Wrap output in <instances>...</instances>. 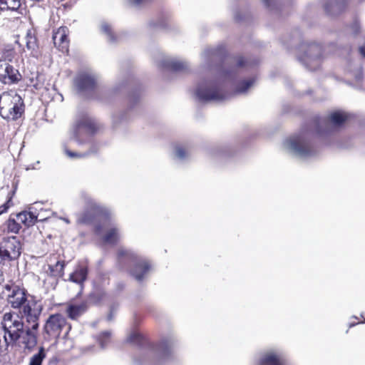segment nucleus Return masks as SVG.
Here are the masks:
<instances>
[{
    "mask_svg": "<svg viewBox=\"0 0 365 365\" xmlns=\"http://www.w3.org/2000/svg\"><path fill=\"white\" fill-rule=\"evenodd\" d=\"M236 66L227 70H221L217 76L202 81L197 86L195 94L200 101H221L227 99L230 94L225 90V82L232 78L237 67L245 63L242 57L232 61Z\"/></svg>",
    "mask_w": 365,
    "mask_h": 365,
    "instance_id": "f257e3e1",
    "label": "nucleus"
},
{
    "mask_svg": "<svg viewBox=\"0 0 365 365\" xmlns=\"http://www.w3.org/2000/svg\"><path fill=\"white\" fill-rule=\"evenodd\" d=\"M24 101L14 91L0 95V115L6 120H16L24 113Z\"/></svg>",
    "mask_w": 365,
    "mask_h": 365,
    "instance_id": "f03ea898",
    "label": "nucleus"
},
{
    "mask_svg": "<svg viewBox=\"0 0 365 365\" xmlns=\"http://www.w3.org/2000/svg\"><path fill=\"white\" fill-rule=\"evenodd\" d=\"M1 325V330L5 334V341L11 342L14 345L19 339L24 328V322L19 314L11 311L4 313Z\"/></svg>",
    "mask_w": 365,
    "mask_h": 365,
    "instance_id": "7ed1b4c3",
    "label": "nucleus"
},
{
    "mask_svg": "<svg viewBox=\"0 0 365 365\" xmlns=\"http://www.w3.org/2000/svg\"><path fill=\"white\" fill-rule=\"evenodd\" d=\"M15 55L14 49L8 46L4 49L0 58V81L4 84L15 83L21 79L19 71L9 63L13 61Z\"/></svg>",
    "mask_w": 365,
    "mask_h": 365,
    "instance_id": "20e7f679",
    "label": "nucleus"
},
{
    "mask_svg": "<svg viewBox=\"0 0 365 365\" xmlns=\"http://www.w3.org/2000/svg\"><path fill=\"white\" fill-rule=\"evenodd\" d=\"M43 309L41 301L34 296H30L29 300L19 309L20 318L23 321L24 319L28 326L32 327L34 329H38Z\"/></svg>",
    "mask_w": 365,
    "mask_h": 365,
    "instance_id": "39448f33",
    "label": "nucleus"
},
{
    "mask_svg": "<svg viewBox=\"0 0 365 365\" xmlns=\"http://www.w3.org/2000/svg\"><path fill=\"white\" fill-rule=\"evenodd\" d=\"M322 53L320 45L314 43H302L299 47L298 59L309 70H315L319 66Z\"/></svg>",
    "mask_w": 365,
    "mask_h": 365,
    "instance_id": "423d86ee",
    "label": "nucleus"
},
{
    "mask_svg": "<svg viewBox=\"0 0 365 365\" xmlns=\"http://www.w3.org/2000/svg\"><path fill=\"white\" fill-rule=\"evenodd\" d=\"M287 150L301 158H308L315 155L316 150L305 135L293 136L284 143Z\"/></svg>",
    "mask_w": 365,
    "mask_h": 365,
    "instance_id": "0eeeda50",
    "label": "nucleus"
},
{
    "mask_svg": "<svg viewBox=\"0 0 365 365\" xmlns=\"http://www.w3.org/2000/svg\"><path fill=\"white\" fill-rule=\"evenodd\" d=\"M4 289L7 292V302L14 309H19L29 300L28 292L24 287L9 282L4 286Z\"/></svg>",
    "mask_w": 365,
    "mask_h": 365,
    "instance_id": "6e6552de",
    "label": "nucleus"
},
{
    "mask_svg": "<svg viewBox=\"0 0 365 365\" xmlns=\"http://www.w3.org/2000/svg\"><path fill=\"white\" fill-rule=\"evenodd\" d=\"M81 197L84 201L86 208L85 212L78 217L77 222L79 224H88L90 223L98 213L103 212V208L88 195L83 193L81 195Z\"/></svg>",
    "mask_w": 365,
    "mask_h": 365,
    "instance_id": "1a4fd4ad",
    "label": "nucleus"
},
{
    "mask_svg": "<svg viewBox=\"0 0 365 365\" xmlns=\"http://www.w3.org/2000/svg\"><path fill=\"white\" fill-rule=\"evenodd\" d=\"M66 319L61 314L51 315L44 325L45 332L52 337H58L62 330L66 327Z\"/></svg>",
    "mask_w": 365,
    "mask_h": 365,
    "instance_id": "9d476101",
    "label": "nucleus"
},
{
    "mask_svg": "<svg viewBox=\"0 0 365 365\" xmlns=\"http://www.w3.org/2000/svg\"><path fill=\"white\" fill-rule=\"evenodd\" d=\"M103 232H105V234L102 237V240L106 244L115 245L120 239L121 235L119 229L110 221L106 222L102 227H96V232L97 235H101Z\"/></svg>",
    "mask_w": 365,
    "mask_h": 365,
    "instance_id": "9b49d317",
    "label": "nucleus"
},
{
    "mask_svg": "<svg viewBox=\"0 0 365 365\" xmlns=\"http://www.w3.org/2000/svg\"><path fill=\"white\" fill-rule=\"evenodd\" d=\"M95 83L94 76L87 72L79 73L75 79V86L78 92L81 93L93 90Z\"/></svg>",
    "mask_w": 365,
    "mask_h": 365,
    "instance_id": "f8f14e48",
    "label": "nucleus"
},
{
    "mask_svg": "<svg viewBox=\"0 0 365 365\" xmlns=\"http://www.w3.org/2000/svg\"><path fill=\"white\" fill-rule=\"evenodd\" d=\"M37 330L34 329L31 326L24 328L16 343L22 344L26 349H31L34 348L37 344Z\"/></svg>",
    "mask_w": 365,
    "mask_h": 365,
    "instance_id": "ddd939ff",
    "label": "nucleus"
},
{
    "mask_svg": "<svg viewBox=\"0 0 365 365\" xmlns=\"http://www.w3.org/2000/svg\"><path fill=\"white\" fill-rule=\"evenodd\" d=\"M68 28L66 26H61L53 35L54 45L62 52H67L68 51Z\"/></svg>",
    "mask_w": 365,
    "mask_h": 365,
    "instance_id": "4468645a",
    "label": "nucleus"
},
{
    "mask_svg": "<svg viewBox=\"0 0 365 365\" xmlns=\"http://www.w3.org/2000/svg\"><path fill=\"white\" fill-rule=\"evenodd\" d=\"M15 219L20 225L23 224L26 227H30L35 224L37 220V215L31 210L29 212L24 211L16 214Z\"/></svg>",
    "mask_w": 365,
    "mask_h": 365,
    "instance_id": "2eb2a0df",
    "label": "nucleus"
},
{
    "mask_svg": "<svg viewBox=\"0 0 365 365\" xmlns=\"http://www.w3.org/2000/svg\"><path fill=\"white\" fill-rule=\"evenodd\" d=\"M86 302H82L80 304H71L66 309V313L71 319H76L82 315L87 309Z\"/></svg>",
    "mask_w": 365,
    "mask_h": 365,
    "instance_id": "dca6fc26",
    "label": "nucleus"
},
{
    "mask_svg": "<svg viewBox=\"0 0 365 365\" xmlns=\"http://www.w3.org/2000/svg\"><path fill=\"white\" fill-rule=\"evenodd\" d=\"M162 66L174 71H180L187 68V63L175 58L165 59L162 62Z\"/></svg>",
    "mask_w": 365,
    "mask_h": 365,
    "instance_id": "f3484780",
    "label": "nucleus"
},
{
    "mask_svg": "<svg viewBox=\"0 0 365 365\" xmlns=\"http://www.w3.org/2000/svg\"><path fill=\"white\" fill-rule=\"evenodd\" d=\"M150 266L146 261L140 260L135 264L131 271L132 275L138 281L143 279L144 274L148 271Z\"/></svg>",
    "mask_w": 365,
    "mask_h": 365,
    "instance_id": "a211bd4d",
    "label": "nucleus"
},
{
    "mask_svg": "<svg viewBox=\"0 0 365 365\" xmlns=\"http://www.w3.org/2000/svg\"><path fill=\"white\" fill-rule=\"evenodd\" d=\"M88 270L85 266H78L76 269L70 275L71 281L82 284L86 279Z\"/></svg>",
    "mask_w": 365,
    "mask_h": 365,
    "instance_id": "6ab92c4d",
    "label": "nucleus"
},
{
    "mask_svg": "<svg viewBox=\"0 0 365 365\" xmlns=\"http://www.w3.org/2000/svg\"><path fill=\"white\" fill-rule=\"evenodd\" d=\"M345 2V0H330V1L325 5V10L329 14H336L342 10Z\"/></svg>",
    "mask_w": 365,
    "mask_h": 365,
    "instance_id": "aec40b11",
    "label": "nucleus"
},
{
    "mask_svg": "<svg viewBox=\"0 0 365 365\" xmlns=\"http://www.w3.org/2000/svg\"><path fill=\"white\" fill-rule=\"evenodd\" d=\"M4 232L7 233L18 234L21 228V225L16 220L10 217L3 225Z\"/></svg>",
    "mask_w": 365,
    "mask_h": 365,
    "instance_id": "412c9836",
    "label": "nucleus"
},
{
    "mask_svg": "<svg viewBox=\"0 0 365 365\" xmlns=\"http://www.w3.org/2000/svg\"><path fill=\"white\" fill-rule=\"evenodd\" d=\"M348 119V114L342 111H335L330 113L329 120L330 123L335 125H341Z\"/></svg>",
    "mask_w": 365,
    "mask_h": 365,
    "instance_id": "4be33fe9",
    "label": "nucleus"
},
{
    "mask_svg": "<svg viewBox=\"0 0 365 365\" xmlns=\"http://www.w3.org/2000/svg\"><path fill=\"white\" fill-rule=\"evenodd\" d=\"M259 365H283L279 357L274 353L266 354L261 359Z\"/></svg>",
    "mask_w": 365,
    "mask_h": 365,
    "instance_id": "5701e85b",
    "label": "nucleus"
},
{
    "mask_svg": "<svg viewBox=\"0 0 365 365\" xmlns=\"http://www.w3.org/2000/svg\"><path fill=\"white\" fill-rule=\"evenodd\" d=\"M26 47L33 56L37 54V41L31 31H29L25 37Z\"/></svg>",
    "mask_w": 365,
    "mask_h": 365,
    "instance_id": "b1692460",
    "label": "nucleus"
},
{
    "mask_svg": "<svg viewBox=\"0 0 365 365\" xmlns=\"http://www.w3.org/2000/svg\"><path fill=\"white\" fill-rule=\"evenodd\" d=\"M171 346L166 341L162 342L158 349V358L160 360L166 359L171 355Z\"/></svg>",
    "mask_w": 365,
    "mask_h": 365,
    "instance_id": "393cba45",
    "label": "nucleus"
},
{
    "mask_svg": "<svg viewBox=\"0 0 365 365\" xmlns=\"http://www.w3.org/2000/svg\"><path fill=\"white\" fill-rule=\"evenodd\" d=\"M20 5V0H0V11H16Z\"/></svg>",
    "mask_w": 365,
    "mask_h": 365,
    "instance_id": "a878e982",
    "label": "nucleus"
},
{
    "mask_svg": "<svg viewBox=\"0 0 365 365\" xmlns=\"http://www.w3.org/2000/svg\"><path fill=\"white\" fill-rule=\"evenodd\" d=\"M65 264L63 261H57L55 264H49V274L53 277H61L63 274V268Z\"/></svg>",
    "mask_w": 365,
    "mask_h": 365,
    "instance_id": "bb28decb",
    "label": "nucleus"
},
{
    "mask_svg": "<svg viewBox=\"0 0 365 365\" xmlns=\"http://www.w3.org/2000/svg\"><path fill=\"white\" fill-rule=\"evenodd\" d=\"M254 78H250L240 82L235 89V93L237 94L245 93L254 85Z\"/></svg>",
    "mask_w": 365,
    "mask_h": 365,
    "instance_id": "cd10ccee",
    "label": "nucleus"
},
{
    "mask_svg": "<svg viewBox=\"0 0 365 365\" xmlns=\"http://www.w3.org/2000/svg\"><path fill=\"white\" fill-rule=\"evenodd\" d=\"M46 357L43 348H41L38 353L34 354L29 361V365H41L43 360Z\"/></svg>",
    "mask_w": 365,
    "mask_h": 365,
    "instance_id": "c85d7f7f",
    "label": "nucleus"
},
{
    "mask_svg": "<svg viewBox=\"0 0 365 365\" xmlns=\"http://www.w3.org/2000/svg\"><path fill=\"white\" fill-rule=\"evenodd\" d=\"M101 29V31L108 36V38L110 42H114L115 41V38L112 32L111 27L108 23H102Z\"/></svg>",
    "mask_w": 365,
    "mask_h": 365,
    "instance_id": "c756f323",
    "label": "nucleus"
},
{
    "mask_svg": "<svg viewBox=\"0 0 365 365\" xmlns=\"http://www.w3.org/2000/svg\"><path fill=\"white\" fill-rule=\"evenodd\" d=\"M111 333L110 331L102 332L98 336V342L101 348H105L110 341Z\"/></svg>",
    "mask_w": 365,
    "mask_h": 365,
    "instance_id": "7c9ffc66",
    "label": "nucleus"
},
{
    "mask_svg": "<svg viewBox=\"0 0 365 365\" xmlns=\"http://www.w3.org/2000/svg\"><path fill=\"white\" fill-rule=\"evenodd\" d=\"M118 255L120 259L125 257L130 260L137 259V257L135 256V255L128 250L120 249Z\"/></svg>",
    "mask_w": 365,
    "mask_h": 365,
    "instance_id": "2f4dec72",
    "label": "nucleus"
},
{
    "mask_svg": "<svg viewBox=\"0 0 365 365\" xmlns=\"http://www.w3.org/2000/svg\"><path fill=\"white\" fill-rule=\"evenodd\" d=\"M10 345L13 346L14 344L11 342L5 341V334L2 330H0V352L6 351Z\"/></svg>",
    "mask_w": 365,
    "mask_h": 365,
    "instance_id": "473e14b6",
    "label": "nucleus"
},
{
    "mask_svg": "<svg viewBox=\"0 0 365 365\" xmlns=\"http://www.w3.org/2000/svg\"><path fill=\"white\" fill-rule=\"evenodd\" d=\"M64 152H65L66 155L71 159L83 158V157H86L88 155L87 153H79L71 151L68 149H67L66 148H64Z\"/></svg>",
    "mask_w": 365,
    "mask_h": 365,
    "instance_id": "72a5a7b5",
    "label": "nucleus"
},
{
    "mask_svg": "<svg viewBox=\"0 0 365 365\" xmlns=\"http://www.w3.org/2000/svg\"><path fill=\"white\" fill-rule=\"evenodd\" d=\"M175 155L180 160H183L187 157L185 150L181 146H177L175 150Z\"/></svg>",
    "mask_w": 365,
    "mask_h": 365,
    "instance_id": "f704fd0d",
    "label": "nucleus"
},
{
    "mask_svg": "<svg viewBox=\"0 0 365 365\" xmlns=\"http://www.w3.org/2000/svg\"><path fill=\"white\" fill-rule=\"evenodd\" d=\"M10 202L11 200L9 199L6 202L0 206V215L7 212L8 209L10 207Z\"/></svg>",
    "mask_w": 365,
    "mask_h": 365,
    "instance_id": "c9c22d12",
    "label": "nucleus"
},
{
    "mask_svg": "<svg viewBox=\"0 0 365 365\" xmlns=\"http://www.w3.org/2000/svg\"><path fill=\"white\" fill-rule=\"evenodd\" d=\"M91 123L90 122H87V120L84 122V121H80L77 124V128L78 129H81L84 127H87L88 125H90Z\"/></svg>",
    "mask_w": 365,
    "mask_h": 365,
    "instance_id": "e433bc0d",
    "label": "nucleus"
},
{
    "mask_svg": "<svg viewBox=\"0 0 365 365\" xmlns=\"http://www.w3.org/2000/svg\"><path fill=\"white\" fill-rule=\"evenodd\" d=\"M262 1L267 7L272 9V5L275 0H262Z\"/></svg>",
    "mask_w": 365,
    "mask_h": 365,
    "instance_id": "4c0bfd02",
    "label": "nucleus"
},
{
    "mask_svg": "<svg viewBox=\"0 0 365 365\" xmlns=\"http://www.w3.org/2000/svg\"><path fill=\"white\" fill-rule=\"evenodd\" d=\"M352 29L354 32V34H356L359 31L360 26L358 22H355L352 26Z\"/></svg>",
    "mask_w": 365,
    "mask_h": 365,
    "instance_id": "58836bf2",
    "label": "nucleus"
},
{
    "mask_svg": "<svg viewBox=\"0 0 365 365\" xmlns=\"http://www.w3.org/2000/svg\"><path fill=\"white\" fill-rule=\"evenodd\" d=\"M139 336V335L136 333H134L133 334H131L129 337H128V341H135V339Z\"/></svg>",
    "mask_w": 365,
    "mask_h": 365,
    "instance_id": "ea45409f",
    "label": "nucleus"
},
{
    "mask_svg": "<svg viewBox=\"0 0 365 365\" xmlns=\"http://www.w3.org/2000/svg\"><path fill=\"white\" fill-rule=\"evenodd\" d=\"M361 54L365 58V45L359 48Z\"/></svg>",
    "mask_w": 365,
    "mask_h": 365,
    "instance_id": "a19ab883",
    "label": "nucleus"
},
{
    "mask_svg": "<svg viewBox=\"0 0 365 365\" xmlns=\"http://www.w3.org/2000/svg\"><path fill=\"white\" fill-rule=\"evenodd\" d=\"M62 220L67 224L70 223V221L67 218H63Z\"/></svg>",
    "mask_w": 365,
    "mask_h": 365,
    "instance_id": "79ce46f5",
    "label": "nucleus"
},
{
    "mask_svg": "<svg viewBox=\"0 0 365 365\" xmlns=\"http://www.w3.org/2000/svg\"><path fill=\"white\" fill-rule=\"evenodd\" d=\"M70 329H71V327H70V326H68V327H67L66 334L69 331V330H70Z\"/></svg>",
    "mask_w": 365,
    "mask_h": 365,
    "instance_id": "37998d69",
    "label": "nucleus"
},
{
    "mask_svg": "<svg viewBox=\"0 0 365 365\" xmlns=\"http://www.w3.org/2000/svg\"><path fill=\"white\" fill-rule=\"evenodd\" d=\"M108 319H109V320H110V319H111V317H110V316H109V317H108Z\"/></svg>",
    "mask_w": 365,
    "mask_h": 365,
    "instance_id": "c03bdc74",
    "label": "nucleus"
},
{
    "mask_svg": "<svg viewBox=\"0 0 365 365\" xmlns=\"http://www.w3.org/2000/svg\"><path fill=\"white\" fill-rule=\"evenodd\" d=\"M364 322H365V320H364Z\"/></svg>",
    "mask_w": 365,
    "mask_h": 365,
    "instance_id": "a18cd8bd",
    "label": "nucleus"
}]
</instances>
